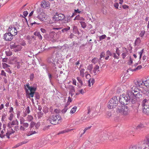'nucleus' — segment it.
<instances>
[{
    "label": "nucleus",
    "mask_w": 149,
    "mask_h": 149,
    "mask_svg": "<svg viewBox=\"0 0 149 149\" xmlns=\"http://www.w3.org/2000/svg\"><path fill=\"white\" fill-rule=\"evenodd\" d=\"M130 95L132 97L133 100L135 102L137 101V98H139L141 97L142 91L140 89L135 86H133L131 90H128Z\"/></svg>",
    "instance_id": "1"
},
{
    "label": "nucleus",
    "mask_w": 149,
    "mask_h": 149,
    "mask_svg": "<svg viewBox=\"0 0 149 149\" xmlns=\"http://www.w3.org/2000/svg\"><path fill=\"white\" fill-rule=\"evenodd\" d=\"M48 120L51 124L56 125L61 122L62 118L59 115H52L49 116Z\"/></svg>",
    "instance_id": "2"
},
{
    "label": "nucleus",
    "mask_w": 149,
    "mask_h": 149,
    "mask_svg": "<svg viewBox=\"0 0 149 149\" xmlns=\"http://www.w3.org/2000/svg\"><path fill=\"white\" fill-rule=\"evenodd\" d=\"M25 89L26 94L30 97H33L34 96L36 88L33 87H30L29 84L24 85Z\"/></svg>",
    "instance_id": "3"
},
{
    "label": "nucleus",
    "mask_w": 149,
    "mask_h": 149,
    "mask_svg": "<svg viewBox=\"0 0 149 149\" xmlns=\"http://www.w3.org/2000/svg\"><path fill=\"white\" fill-rule=\"evenodd\" d=\"M118 102V100L117 97L115 96L109 101L107 106L108 108L112 109L115 108Z\"/></svg>",
    "instance_id": "4"
},
{
    "label": "nucleus",
    "mask_w": 149,
    "mask_h": 149,
    "mask_svg": "<svg viewBox=\"0 0 149 149\" xmlns=\"http://www.w3.org/2000/svg\"><path fill=\"white\" fill-rule=\"evenodd\" d=\"M117 111L124 116H127L129 113V107L127 106H122L118 109Z\"/></svg>",
    "instance_id": "5"
},
{
    "label": "nucleus",
    "mask_w": 149,
    "mask_h": 149,
    "mask_svg": "<svg viewBox=\"0 0 149 149\" xmlns=\"http://www.w3.org/2000/svg\"><path fill=\"white\" fill-rule=\"evenodd\" d=\"M123 96V97L125 99V100L126 101L128 104L131 101L132 103H135L133 100L132 97L130 95V93L128 90L127 91V94L125 95H122Z\"/></svg>",
    "instance_id": "6"
},
{
    "label": "nucleus",
    "mask_w": 149,
    "mask_h": 149,
    "mask_svg": "<svg viewBox=\"0 0 149 149\" xmlns=\"http://www.w3.org/2000/svg\"><path fill=\"white\" fill-rule=\"evenodd\" d=\"M8 31L13 36L16 35L17 34V31L14 27L10 26L8 28Z\"/></svg>",
    "instance_id": "7"
},
{
    "label": "nucleus",
    "mask_w": 149,
    "mask_h": 149,
    "mask_svg": "<svg viewBox=\"0 0 149 149\" xmlns=\"http://www.w3.org/2000/svg\"><path fill=\"white\" fill-rule=\"evenodd\" d=\"M4 39L6 41H10L13 38V36L10 33H6L4 35Z\"/></svg>",
    "instance_id": "8"
},
{
    "label": "nucleus",
    "mask_w": 149,
    "mask_h": 149,
    "mask_svg": "<svg viewBox=\"0 0 149 149\" xmlns=\"http://www.w3.org/2000/svg\"><path fill=\"white\" fill-rule=\"evenodd\" d=\"M37 18L41 21H44L46 19V16L45 13H41L38 16Z\"/></svg>",
    "instance_id": "9"
},
{
    "label": "nucleus",
    "mask_w": 149,
    "mask_h": 149,
    "mask_svg": "<svg viewBox=\"0 0 149 149\" xmlns=\"http://www.w3.org/2000/svg\"><path fill=\"white\" fill-rule=\"evenodd\" d=\"M99 71V66L97 65H96L94 67L93 70L91 72V74L95 75Z\"/></svg>",
    "instance_id": "10"
},
{
    "label": "nucleus",
    "mask_w": 149,
    "mask_h": 149,
    "mask_svg": "<svg viewBox=\"0 0 149 149\" xmlns=\"http://www.w3.org/2000/svg\"><path fill=\"white\" fill-rule=\"evenodd\" d=\"M11 48L13 49L15 52H17L21 50L22 47L20 45H16L14 44L11 46Z\"/></svg>",
    "instance_id": "11"
},
{
    "label": "nucleus",
    "mask_w": 149,
    "mask_h": 149,
    "mask_svg": "<svg viewBox=\"0 0 149 149\" xmlns=\"http://www.w3.org/2000/svg\"><path fill=\"white\" fill-rule=\"evenodd\" d=\"M41 5L42 8H46L49 6L50 3L49 2L47 1H42Z\"/></svg>",
    "instance_id": "12"
},
{
    "label": "nucleus",
    "mask_w": 149,
    "mask_h": 149,
    "mask_svg": "<svg viewBox=\"0 0 149 149\" xmlns=\"http://www.w3.org/2000/svg\"><path fill=\"white\" fill-rule=\"evenodd\" d=\"M15 131L11 127H9L8 129L7 132L6 133V136L8 139L10 138V136L13 134Z\"/></svg>",
    "instance_id": "13"
},
{
    "label": "nucleus",
    "mask_w": 149,
    "mask_h": 149,
    "mask_svg": "<svg viewBox=\"0 0 149 149\" xmlns=\"http://www.w3.org/2000/svg\"><path fill=\"white\" fill-rule=\"evenodd\" d=\"M119 101L121 104H123L124 106L127 104L126 101L125 100V99L123 97V95L120 96L119 99Z\"/></svg>",
    "instance_id": "14"
},
{
    "label": "nucleus",
    "mask_w": 149,
    "mask_h": 149,
    "mask_svg": "<svg viewBox=\"0 0 149 149\" xmlns=\"http://www.w3.org/2000/svg\"><path fill=\"white\" fill-rule=\"evenodd\" d=\"M143 111L144 113L149 116V105L145 106V107L143 108Z\"/></svg>",
    "instance_id": "15"
},
{
    "label": "nucleus",
    "mask_w": 149,
    "mask_h": 149,
    "mask_svg": "<svg viewBox=\"0 0 149 149\" xmlns=\"http://www.w3.org/2000/svg\"><path fill=\"white\" fill-rule=\"evenodd\" d=\"M20 127V130L22 131H24L25 129L27 128L29 124L27 123H22Z\"/></svg>",
    "instance_id": "16"
},
{
    "label": "nucleus",
    "mask_w": 149,
    "mask_h": 149,
    "mask_svg": "<svg viewBox=\"0 0 149 149\" xmlns=\"http://www.w3.org/2000/svg\"><path fill=\"white\" fill-rule=\"evenodd\" d=\"M18 122L17 120H13L12 122H10L8 124V126L9 127H11L12 126L18 124Z\"/></svg>",
    "instance_id": "17"
},
{
    "label": "nucleus",
    "mask_w": 149,
    "mask_h": 149,
    "mask_svg": "<svg viewBox=\"0 0 149 149\" xmlns=\"http://www.w3.org/2000/svg\"><path fill=\"white\" fill-rule=\"evenodd\" d=\"M52 20L53 21V22H49V23L50 24L54 23V22H56V21L59 20V19L58 16V14L57 13L56 15H54L52 17Z\"/></svg>",
    "instance_id": "18"
},
{
    "label": "nucleus",
    "mask_w": 149,
    "mask_h": 149,
    "mask_svg": "<svg viewBox=\"0 0 149 149\" xmlns=\"http://www.w3.org/2000/svg\"><path fill=\"white\" fill-rule=\"evenodd\" d=\"M3 130H1L0 134V137L1 138H4L5 136V133L4 132L5 131L6 126L5 125H3Z\"/></svg>",
    "instance_id": "19"
},
{
    "label": "nucleus",
    "mask_w": 149,
    "mask_h": 149,
    "mask_svg": "<svg viewBox=\"0 0 149 149\" xmlns=\"http://www.w3.org/2000/svg\"><path fill=\"white\" fill-rule=\"evenodd\" d=\"M95 82V80L94 79H90L88 81V86L91 87L92 86Z\"/></svg>",
    "instance_id": "20"
},
{
    "label": "nucleus",
    "mask_w": 149,
    "mask_h": 149,
    "mask_svg": "<svg viewBox=\"0 0 149 149\" xmlns=\"http://www.w3.org/2000/svg\"><path fill=\"white\" fill-rule=\"evenodd\" d=\"M143 144L145 143L149 144V134L147 135L145 137V139L143 141Z\"/></svg>",
    "instance_id": "21"
},
{
    "label": "nucleus",
    "mask_w": 149,
    "mask_h": 149,
    "mask_svg": "<svg viewBox=\"0 0 149 149\" xmlns=\"http://www.w3.org/2000/svg\"><path fill=\"white\" fill-rule=\"evenodd\" d=\"M58 60V59H56V58H54V56H52L51 57L48 58V61L50 63H55V61H56Z\"/></svg>",
    "instance_id": "22"
},
{
    "label": "nucleus",
    "mask_w": 149,
    "mask_h": 149,
    "mask_svg": "<svg viewBox=\"0 0 149 149\" xmlns=\"http://www.w3.org/2000/svg\"><path fill=\"white\" fill-rule=\"evenodd\" d=\"M74 129H66L64 130H63L61 131H60L58 134V135H59L60 134H63L64 133L69 132L73 130Z\"/></svg>",
    "instance_id": "23"
},
{
    "label": "nucleus",
    "mask_w": 149,
    "mask_h": 149,
    "mask_svg": "<svg viewBox=\"0 0 149 149\" xmlns=\"http://www.w3.org/2000/svg\"><path fill=\"white\" fill-rule=\"evenodd\" d=\"M74 92L75 90L74 87L73 86H71L70 87V90L69 93V95L72 97L73 95L74 94Z\"/></svg>",
    "instance_id": "24"
},
{
    "label": "nucleus",
    "mask_w": 149,
    "mask_h": 149,
    "mask_svg": "<svg viewBox=\"0 0 149 149\" xmlns=\"http://www.w3.org/2000/svg\"><path fill=\"white\" fill-rule=\"evenodd\" d=\"M28 140H24V141L21 142L17 144L16 145H15V146L14 148L17 147L19 146H21L23 144L27 143L28 142Z\"/></svg>",
    "instance_id": "25"
},
{
    "label": "nucleus",
    "mask_w": 149,
    "mask_h": 149,
    "mask_svg": "<svg viewBox=\"0 0 149 149\" xmlns=\"http://www.w3.org/2000/svg\"><path fill=\"white\" fill-rule=\"evenodd\" d=\"M144 83V81L143 80L142 81H136L135 82V84L138 86H142V85L143 84V83Z\"/></svg>",
    "instance_id": "26"
},
{
    "label": "nucleus",
    "mask_w": 149,
    "mask_h": 149,
    "mask_svg": "<svg viewBox=\"0 0 149 149\" xmlns=\"http://www.w3.org/2000/svg\"><path fill=\"white\" fill-rule=\"evenodd\" d=\"M148 102V100L146 99H144L143 100L142 102V106L143 108L145 107V106H147L148 105L147 104Z\"/></svg>",
    "instance_id": "27"
},
{
    "label": "nucleus",
    "mask_w": 149,
    "mask_h": 149,
    "mask_svg": "<svg viewBox=\"0 0 149 149\" xmlns=\"http://www.w3.org/2000/svg\"><path fill=\"white\" fill-rule=\"evenodd\" d=\"M102 137L103 138L102 139H101V140L102 141H103L104 140H106L107 139H109L110 140H113V139L111 138L110 137L109 138H108L107 136V135L106 134H104L102 136Z\"/></svg>",
    "instance_id": "28"
},
{
    "label": "nucleus",
    "mask_w": 149,
    "mask_h": 149,
    "mask_svg": "<svg viewBox=\"0 0 149 149\" xmlns=\"http://www.w3.org/2000/svg\"><path fill=\"white\" fill-rule=\"evenodd\" d=\"M142 92L144 94H147L149 93V90L147 88H143Z\"/></svg>",
    "instance_id": "29"
},
{
    "label": "nucleus",
    "mask_w": 149,
    "mask_h": 149,
    "mask_svg": "<svg viewBox=\"0 0 149 149\" xmlns=\"http://www.w3.org/2000/svg\"><path fill=\"white\" fill-rule=\"evenodd\" d=\"M58 15L59 20H63L65 18V16L63 14H58Z\"/></svg>",
    "instance_id": "30"
},
{
    "label": "nucleus",
    "mask_w": 149,
    "mask_h": 149,
    "mask_svg": "<svg viewBox=\"0 0 149 149\" xmlns=\"http://www.w3.org/2000/svg\"><path fill=\"white\" fill-rule=\"evenodd\" d=\"M34 35L36 36H37L40 40L42 39V37L39 32H35L34 33Z\"/></svg>",
    "instance_id": "31"
},
{
    "label": "nucleus",
    "mask_w": 149,
    "mask_h": 149,
    "mask_svg": "<svg viewBox=\"0 0 149 149\" xmlns=\"http://www.w3.org/2000/svg\"><path fill=\"white\" fill-rule=\"evenodd\" d=\"M77 109V107L76 106H74L73 108H72L70 111V113H71L73 114L76 111Z\"/></svg>",
    "instance_id": "32"
},
{
    "label": "nucleus",
    "mask_w": 149,
    "mask_h": 149,
    "mask_svg": "<svg viewBox=\"0 0 149 149\" xmlns=\"http://www.w3.org/2000/svg\"><path fill=\"white\" fill-rule=\"evenodd\" d=\"M23 62L21 60V62L17 61L16 62V64L17 65V68H19L20 67L21 65L22 64Z\"/></svg>",
    "instance_id": "33"
},
{
    "label": "nucleus",
    "mask_w": 149,
    "mask_h": 149,
    "mask_svg": "<svg viewBox=\"0 0 149 149\" xmlns=\"http://www.w3.org/2000/svg\"><path fill=\"white\" fill-rule=\"evenodd\" d=\"M33 117L30 115H29L26 118V120L29 122L31 121L33 119Z\"/></svg>",
    "instance_id": "34"
},
{
    "label": "nucleus",
    "mask_w": 149,
    "mask_h": 149,
    "mask_svg": "<svg viewBox=\"0 0 149 149\" xmlns=\"http://www.w3.org/2000/svg\"><path fill=\"white\" fill-rule=\"evenodd\" d=\"M93 68V66L92 64H90L88 66L87 69L90 71V73H91V72L92 71Z\"/></svg>",
    "instance_id": "35"
},
{
    "label": "nucleus",
    "mask_w": 149,
    "mask_h": 149,
    "mask_svg": "<svg viewBox=\"0 0 149 149\" xmlns=\"http://www.w3.org/2000/svg\"><path fill=\"white\" fill-rule=\"evenodd\" d=\"M141 42V40L139 38H137L136 40L135 44V45H138Z\"/></svg>",
    "instance_id": "36"
},
{
    "label": "nucleus",
    "mask_w": 149,
    "mask_h": 149,
    "mask_svg": "<svg viewBox=\"0 0 149 149\" xmlns=\"http://www.w3.org/2000/svg\"><path fill=\"white\" fill-rule=\"evenodd\" d=\"M14 117V113H11L9 115L8 118V119L10 121H11L13 119Z\"/></svg>",
    "instance_id": "37"
},
{
    "label": "nucleus",
    "mask_w": 149,
    "mask_h": 149,
    "mask_svg": "<svg viewBox=\"0 0 149 149\" xmlns=\"http://www.w3.org/2000/svg\"><path fill=\"white\" fill-rule=\"evenodd\" d=\"M2 67L4 69L7 68L8 67H10V65H8L5 63H2Z\"/></svg>",
    "instance_id": "38"
},
{
    "label": "nucleus",
    "mask_w": 149,
    "mask_h": 149,
    "mask_svg": "<svg viewBox=\"0 0 149 149\" xmlns=\"http://www.w3.org/2000/svg\"><path fill=\"white\" fill-rule=\"evenodd\" d=\"M81 25V26L83 28H85L86 26V24L84 22H80Z\"/></svg>",
    "instance_id": "39"
},
{
    "label": "nucleus",
    "mask_w": 149,
    "mask_h": 149,
    "mask_svg": "<svg viewBox=\"0 0 149 149\" xmlns=\"http://www.w3.org/2000/svg\"><path fill=\"white\" fill-rule=\"evenodd\" d=\"M149 80H147L145 81H144V83L143 84H144L146 86L149 87Z\"/></svg>",
    "instance_id": "40"
},
{
    "label": "nucleus",
    "mask_w": 149,
    "mask_h": 149,
    "mask_svg": "<svg viewBox=\"0 0 149 149\" xmlns=\"http://www.w3.org/2000/svg\"><path fill=\"white\" fill-rule=\"evenodd\" d=\"M85 70L84 69H81L80 70V75L82 77L84 76V72Z\"/></svg>",
    "instance_id": "41"
},
{
    "label": "nucleus",
    "mask_w": 149,
    "mask_h": 149,
    "mask_svg": "<svg viewBox=\"0 0 149 149\" xmlns=\"http://www.w3.org/2000/svg\"><path fill=\"white\" fill-rule=\"evenodd\" d=\"M70 29V27L69 26H68L67 28H64L62 30V31L63 33L68 31Z\"/></svg>",
    "instance_id": "42"
},
{
    "label": "nucleus",
    "mask_w": 149,
    "mask_h": 149,
    "mask_svg": "<svg viewBox=\"0 0 149 149\" xmlns=\"http://www.w3.org/2000/svg\"><path fill=\"white\" fill-rule=\"evenodd\" d=\"M77 79L79 83L80 84L81 86H82L83 84V83L81 79L79 77H77Z\"/></svg>",
    "instance_id": "43"
},
{
    "label": "nucleus",
    "mask_w": 149,
    "mask_h": 149,
    "mask_svg": "<svg viewBox=\"0 0 149 149\" xmlns=\"http://www.w3.org/2000/svg\"><path fill=\"white\" fill-rule=\"evenodd\" d=\"M72 101V99L70 97V96L68 97V102L67 103V105H68L69 104L70 102H71Z\"/></svg>",
    "instance_id": "44"
},
{
    "label": "nucleus",
    "mask_w": 149,
    "mask_h": 149,
    "mask_svg": "<svg viewBox=\"0 0 149 149\" xmlns=\"http://www.w3.org/2000/svg\"><path fill=\"white\" fill-rule=\"evenodd\" d=\"M1 75L2 76H3L5 77H6V73L3 70H2L1 71Z\"/></svg>",
    "instance_id": "45"
},
{
    "label": "nucleus",
    "mask_w": 149,
    "mask_h": 149,
    "mask_svg": "<svg viewBox=\"0 0 149 149\" xmlns=\"http://www.w3.org/2000/svg\"><path fill=\"white\" fill-rule=\"evenodd\" d=\"M144 127V126L142 124H140L138 125L136 127V128L138 129H141Z\"/></svg>",
    "instance_id": "46"
},
{
    "label": "nucleus",
    "mask_w": 149,
    "mask_h": 149,
    "mask_svg": "<svg viewBox=\"0 0 149 149\" xmlns=\"http://www.w3.org/2000/svg\"><path fill=\"white\" fill-rule=\"evenodd\" d=\"M77 20L84 21L85 19L83 17H80L79 15H77Z\"/></svg>",
    "instance_id": "47"
},
{
    "label": "nucleus",
    "mask_w": 149,
    "mask_h": 149,
    "mask_svg": "<svg viewBox=\"0 0 149 149\" xmlns=\"http://www.w3.org/2000/svg\"><path fill=\"white\" fill-rule=\"evenodd\" d=\"M106 37V36L105 35H103L100 36L99 37V39L100 40H101L103 39H104Z\"/></svg>",
    "instance_id": "48"
},
{
    "label": "nucleus",
    "mask_w": 149,
    "mask_h": 149,
    "mask_svg": "<svg viewBox=\"0 0 149 149\" xmlns=\"http://www.w3.org/2000/svg\"><path fill=\"white\" fill-rule=\"evenodd\" d=\"M90 128H91V127H87L85 128L84 130V132L82 134H81L80 137H81L85 133V132H86V131L87 130L89 129Z\"/></svg>",
    "instance_id": "49"
},
{
    "label": "nucleus",
    "mask_w": 149,
    "mask_h": 149,
    "mask_svg": "<svg viewBox=\"0 0 149 149\" xmlns=\"http://www.w3.org/2000/svg\"><path fill=\"white\" fill-rule=\"evenodd\" d=\"M145 32L144 31H141L139 34V36L141 37H142L144 35Z\"/></svg>",
    "instance_id": "50"
},
{
    "label": "nucleus",
    "mask_w": 149,
    "mask_h": 149,
    "mask_svg": "<svg viewBox=\"0 0 149 149\" xmlns=\"http://www.w3.org/2000/svg\"><path fill=\"white\" fill-rule=\"evenodd\" d=\"M20 121V123L21 124H22V123H24V119L22 117H21L19 119Z\"/></svg>",
    "instance_id": "51"
},
{
    "label": "nucleus",
    "mask_w": 149,
    "mask_h": 149,
    "mask_svg": "<svg viewBox=\"0 0 149 149\" xmlns=\"http://www.w3.org/2000/svg\"><path fill=\"white\" fill-rule=\"evenodd\" d=\"M97 58H95L92 60V62L94 64H95L97 63Z\"/></svg>",
    "instance_id": "52"
},
{
    "label": "nucleus",
    "mask_w": 149,
    "mask_h": 149,
    "mask_svg": "<svg viewBox=\"0 0 149 149\" xmlns=\"http://www.w3.org/2000/svg\"><path fill=\"white\" fill-rule=\"evenodd\" d=\"M122 6L123 8L125 9H127L129 8V6L126 5H123Z\"/></svg>",
    "instance_id": "53"
},
{
    "label": "nucleus",
    "mask_w": 149,
    "mask_h": 149,
    "mask_svg": "<svg viewBox=\"0 0 149 149\" xmlns=\"http://www.w3.org/2000/svg\"><path fill=\"white\" fill-rule=\"evenodd\" d=\"M79 92L81 94H83L85 92V90L81 89L79 91Z\"/></svg>",
    "instance_id": "54"
},
{
    "label": "nucleus",
    "mask_w": 149,
    "mask_h": 149,
    "mask_svg": "<svg viewBox=\"0 0 149 149\" xmlns=\"http://www.w3.org/2000/svg\"><path fill=\"white\" fill-rule=\"evenodd\" d=\"M105 55V54L104 52H102L100 55V59H101L102 57L104 58Z\"/></svg>",
    "instance_id": "55"
},
{
    "label": "nucleus",
    "mask_w": 149,
    "mask_h": 149,
    "mask_svg": "<svg viewBox=\"0 0 149 149\" xmlns=\"http://www.w3.org/2000/svg\"><path fill=\"white\" fill-rule=\"evenodd\" d=\"M145 147L143 149H149V144L145 143Z\"/></svg>",
    "instance_id": "56"
},
{
    "label": "nucleus",
    "mask_w": 149,
    "mask_h": 149,
    "mask_svg": "<svg viewBox=\"0 0 149 149\" xmlns=\"http://www.w3.org/2000/svg\"><path fill=\"white\" fill-rule=\"evenodd\" d=\"M114 7L116 9H118L119 4L118 3H116L114 4Z\"/></svg>",
    "instance_id": "57"
},
{
    "label": "nucleus",
    "mask_w": 149,
    "mask_h": 149,
    "mask_svg": "<svg viewBox=\"0 0 149 149\" xmlns=\"http://www.w3.org/2000/svg\"><path fill=\"white\" fill-rule=\"evenodd\" d=\"M6 116L5 114H3L2 115L1 118V121L2 122L4 121V120L6 118Z\"/></svg>",
    "instance_id": "58"
},
{
    "label": "nucleus",
    "mask_w": 149,
    "mask_h": 149,
    "mask_svg": "<svg viewBox=\"0 0 149 149\" xmlns=\"http://www.w3.org/2000/svg\"><path fill=\"white\" fill-rule=\"evenodd\" d=\"M127 55V53H123L122 54V56L123 59H124Z\"/></svg>",
    "instance_id": "59"
},
{
    "label": "nucleus",
    "mask_w": 149,
    "mask_h": 149,
    "mask_svg": "<svg viewBox=\"0 0 149 149\" xmlns=\"http://www.w3.org/2000/svg\"><path fill=\"white\" fill-rule=\"evenodd\" d=\"M26 112L27 113L29 114L30 113V111L29 110V107H28L26 108Z\"/></svg>",
    "instance_id": "60"
},
{
    "label": "nucleus",
    "mask_w": 149,
    "mask_h": 149,
    "mask_svg": "<svg viewBox=\"0 0 149 149\" xmlns=\"http://www.w3.org/2000/svg\"><path fill=\"white\" fill-rule=\"evenodd\" d=\"M133 62V59L131 58L130 57V60L128 62V64L129 65H131L132 63Z\"/></svg>",
    "instance_id": "61"
},
{
    "label": "nucleus",
    "mask_w": 149,
    "mask_h": 149,
    "mask_svg": "<svg viewBox=\"0 0 149 149\" xmlns=\"http://www.w3.org/2000/svg\"><path fill=\"white\" fill-rule=\"evenodd\" d=\"M59 140H56L52 142V143L53 144H54L56 143H57L59 142Z\"/></svg>",
    "instance_id": "62"
},
{
    "label": "nucleus",
    "mask_w": 149,
    "mask_h": 149,
    "mask_svg": "<svg viewBox=\"0 0 149 149\" xmlns=\"http://www.w3.org/2000/svg\"><path fill=\"white\" fill-rule=\"evenodd\" d=\"M33 134V133H32V131H30L29 132L27 133L26 135L28 136H29L31 135H32Z\"/></svg>",
    "instance_id": "63"
},
{
    "label": "nucleus",
    "mask_w": 149,
    "mask_h": 149,
    "mask_svg": "<svg viewBox=\"0 0 149 149\" xmlns=\"http://www.w3.org/2000/svg\"><path fill=\"white\" fill-rule=\"evenodd\" d=\"M70 17H68L67 18V20H65L64 22L65 23H67L68 22H69L70 21Z\"/></svg>",
    "instance_id": "64"
}]
</instances>
